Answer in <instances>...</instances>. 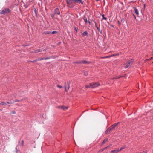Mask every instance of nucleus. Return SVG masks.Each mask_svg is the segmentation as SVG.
<instances>
[{
  "instance_id": "nucleus-1",
  "label": "nucleus",
  "mask_w": 153,
  "mask_h": 153,
  "mask_svg": "<svg viewBox=\"0 0 153 153\" xmlns=\"http://www.w3.org/2000/svg\"><path fill=\"white\" fill-rule=\"evenodd\" d=\"M134 61V60L133 59H131L130 60H128L125 64V68H130L132 65Z\"/></svg>"
},
{
  "instance_id": "nucleus-2",
  "label": "nucleus",
  "mask_w": 153,
  "mask_h": 153,
  "mask_svg": "<svg viewBox=\"0 0 153 153\" xmlns=\"http://www.w3.org/2000/svg\"><path fill=\"white\" fill-rule=\"evenodd\" d=\"M119 124L118 123H114V124L111 126L109 127L105 131L106 133H108V132H110V131L114 129L115 127H116Z\"/></svg>"
},
{
  "instance_id": "nucleus-3",
  "label": "nucleus",
  "mask_w": 153,
  "mask_h": 153,
  "mask_svg": "<svg viewBox=\"0 0 153 153\" xmlns=\"http://www.w3.org/2000/svg\"><path fill=\"white\" fill-rule=\"evenodd\" d=\"M89 84L91 87L92 88H95L100 85L98 82L91 83Z\"/></svg>"
},
{
  "instance_id": "nucleus-4",
  "label": "nucleus",
  "mask_w": 153,
  "mask_h": 153,
  "mask_svg": "<svg viewBox=\"0 0 153 153\" xmlns=\"http://www.w3.org/2000/svg\"><path fill=\"white\" fill-rule=\"evenodd\" d=\"M10 9L7 8H4L2 10H0V14H7L10 13Z\"/></svg>"
},
{
  "instance_id": "nucleus-5",
  "label": "nucleus",
  "mask_w": 153,
  "mask_h": 153,
  "mask_svg": "<svg viewBox=\"0 0 153 153\" xmlns=\"http://www.w3.org/2000/svg\"><path fill=\"white\" fill-rule=\"evenodd\" d=\"M74 0H67V3L68 7H72L74 6L71 5L72 4L74 3Z\"/></svg>"
},
{
  "instance_id": "nucleus-6",
  "label": "nucleus",
  "mask_w": 153,
  "mask_h": 153,
  "mask_svg": "<svg viewBox=\"0 0 153 153\" xmlns=\"http://www.w3.org/2000/svg\"><path fill=\"white\" fill-rule=\"evenodd\" d=\"M54 14V15H56V14L59 15L60 14V11H59V9L58 8H56L55 9Z\"/></svg>"
},
{
  "instance_id": "nucleus-7",
  "label": "nucleus",
  "mask_w": 153,
  "mask_h": 153,
  "mask_svg": "<svg viewBox=\"0 0 153 153\" xmlns=\"http://www.w3.org/2000/svg\"><path fill=\"white\" fill-rule=\"evenodd\" d=\"M76 63L77 64H78L81 63L85 64V63H88L89 62H88L85 60H83L82 61L77 62H76Z\"/></svg>"
},
{
  "instance_id": "nucleus-8",
  "label": "nucleus",
  "mask_w": 153,
  "mask_h": 153,
  "mask_svg": "<svg viewBox=\"0 0 153 153\" xmlns=\"http://www.w3.org/2000/svg\"><path fill=\"white\" fill-rule=\"evenodd\" d=\"M119 152V149L114 150L110 151V153H117Z\"/></svg>"
},
{
  "instance_id": "nucleus-9",
  "label": "nucleus",
  "mask_w": 153,
  "mask_h": 153,
  "mask_svg": "<svg viewBox=\"0 0 153 153\" xmlns=\"http://www.w3.org/2000/svg\"><path fill=\"white\" fill-rule=\"evenodd\" d=\"M43 50L41 49H39L35 50L33 52V53H38L39 52H40L42 51Z\"/></svg>"
},
{
  "instance_id": "nucleus-10",
  "label": "nucleus",
  "mask_w": 153,
  "mask_h": 153,
  "mask_svg": "<svg viewBox=\"0 0 153 153\" xmlns=\"http://www.w3.org/2000/svg\"><path fill=\"white\" fill-rule=\"evenodd\" d=\"M74 2H76L79 4H83V1L82 0H74Z\"/></svg>"
},
{
  "instance_id": "nucleus-11",
  "label": "nucleus",
  "mask_w": 153,
  "mask_h": 153,
  "mask_svg": "<svg viewBox=\"0 0 153 153\" xmlns=\"http://www.w3.org/2000/svg\"><path fill=\"white\" fill-rule=\"evenodd\" d=\"M7 103H9L8 102H2L0 103V105H7Z\"/></svg>"
},
{
  "instance_id": "nucleus-12",
  "label": "nucleus",
  "mask_w": 153,
  "mask_h": 153,
  "mask_svg": "<svg viewBox=\"0 0 153 153\" xmlns=\"http://www.w3.org/2000/svg\"><path fill=\"white\" fill-rule=\"evenodd\" d=\"M88 34V33L87 31H84L82 33V35L83 36H87Z\"/></svg>"
},
{
  "instance_id": "nucleus-13",
  "label": "nucleus",
  "mask_w": 153,
  "mask_h": 153,
  "mask_svg": "<svg viewBox=\"0 0 153 153\" xmlns=\"http://www.w3.org/2000/svg\"><path fill=\"white\" fill-rule=\"evenodd\" d=\"M62 109L64 110H66L68 108V106H62Z\"/></svg>"
},
{
  "instance_id": "nucleus-14",
  "label": "nucleus",
  "mask_w": 153,
  "mask_h": 153,
  "mask_svg": "<svg viewBox=\"0 0 153 153\" xmlns=\"http://www.w3.org/2000/svg\"><path fill=\"white\" fill-rule=\"evenodd\" d=\"M126 145L123 146L122 147L120 148V149H119V151L122 150V149L126 148Z\"/></svg>"
},
{
  "instance_id": "nucleus-15",
  "label": "nucleus",
  "mask_w": 153,
  "mask_h": 153,
  "mask_svg": "<svg viewBox=\"0 0 153 153\" xmlns=\"http://www.w3.org/2000/svg\"><path fill=\"white\" fill-rule=\"evenodd\" d=\"M134 12L135 13V14L137 15H139V13L138 12V11L135 8H134Z\"/></svg>"
},
{
  "instance_id": "nucleus-16",
  "label": "nucleus",
  "mask_w": 153,
  "mask_h": 153,
  "mask_svg": "<svg viewBox=\"0 0 153 153\" xmlns=\"http://www.w3.org/2000/svg\"><path fill=\"white\" fill-rule=\"evenodd\" d=\"M108 148V146H107L106 147H105V148H104L102 149H101V150H100L99 152H102L105 149H106L107 148Z\"/></svg>"
},
{
  "instance_id": "nucleus-17",
  "label": "nucleus",
  "mask_w": 153,
  "mask_h": 153,
  "mask_svg": "<svg viewBox=\"0 0 153 153\" xmlns=\"http://www.w3.org/2000/svg\"><path fill=\"white\" fill-rule=\"evenodd\" d=\"M153 59V55L152 56V57L151 58L149 59H146L145 60V62H146V61H149L151 59Z\"/></svg>"
},
{
  "instance_id": "nucleus-18",
  "label": "nucleus",
  "mask_w": 153,
  "mask_h": 153,
  "mask_svg": "<svg viewBox=\"0 0 153 153\" xmlns=\"http://www.w3.org/2000/svg\"><path fill=\"white\" fill-rule=\"evenodd\" d=\"M108 140V139H105L102 142V144H104Z\"/></svg>"
},
{
  "instance_id": "nucleus-19",
  "label": "nucleus",
  "mask_w": 153,
  "mask_h": 153,
  "mask_svg": "<svg viewBox=\"0 0 153 153\" xmlns=\"http://www.w3.org/2000/svg\"><path fill=\"white\" fill-rule=\"evenodd\" d=\"M85 87L86 88H89L91 87V86H90V85H85Z\"/></svg>"
},
{
  "instance_id": "nucleus-20",
  "label": "nucleus",
  "mask_w": 153,
  "mask_h": 153,
  "mask_svg": "<svg viewBox=\"0 0 153 153\" xmlns=\"http://www.w3.org/2000/svg\"><path fill=\"white\" fill-rule=\"evenodd\" d=\"M69 88V86H68V87H65V88L66 91H67Z\"/></svg>"
},
{
  "instance_id": "nucleus-21",
  "label": "nucleus",
  "mask_w": 153,
  "mask_h": 153,
  "mask_svg": "<svg viewBox=\"0 0 153 153\" xmlns=\"http://www.w3.org/2000/svg\"><path fill=\"white\" fill-rule=\"evenodd\" d=\"M95 26L97 28L98 30V31H100V29L97 26V24L96 23H95Z\"/></svg>"
},
{
  "instance_id": "nucleus-22",
  "label": "nucleus",
  "mask_w": 153,
  "mask_h": 153,
  "mask_svg": "<svg viewBox=\"0 0 153 153\" xmlns=\"http://www.w3.org/2000/svg\"><path fill=\"white\" fill-rule=\"evenodd\" d=\"M84 20L85 23H87L88 22L87 18L86 17H85Z\"/></svg>"
},
{
  "instance_id": "nucleus-23",
  "label": "nucleus",
  "mask_w": 153,
  "mask_h": 153,
  "mask_svg": "<svg viewBox=\"0 0 153 153\" xmlns=\"http://www.w3.org/2000/svg\"><path fill=\"white\" fill-rule=\"evenodd\" d=\"M122 77V76H117L115 77V78L116 79H119V78H120V77Z\"/></svg>"
},
{
  "instance_id": "nucleus-24",
  "label": "nucleus",
  "mask_w": 153,
  "mask_h": 153,
  "mask_svg": "<svg viewBox=\"0 0 153 153\" xmlns=\"http://www.w3.org/2000/svg\"><path fill=\"white\" fill-rule=\"evenodd\" d=\"M102 18H103V19H104V20H106L107 19V18H106V17H104V15H102Z\"/></svg>"
},
{
  "instance_id": "nucleus-25",
  "label": "nucleus",
  "mask_w": 153,
  "mask_h": 153,
  "mask_svg": "<svg viewBox=\"0 0 153 153\" xmlns=\"http://www.w3.org/2000/svg\"><path fill=\"white\" fill-rule=\"evenodd\" d=\"M45 33L46 34H50L51 33V32L50 31H46L45 32Z\"/></svg>"
},
{
  "instance_id": "nucleus-26",
  "label": "nucleus",
  "mask_w": 153,
  "mask_h": 153,
  "mask_svg": "<svg viewBox=\"0 0 153 153\" xmlns=\"http://www.w3.org/2000/svg\"><path fill=\"white\" fill-rule=\"evenodd\" d=\"M24 141L23 140H22V143L20 144V145L23 146H24Z\"/></svg>"
},
{
  "instance_id": "nucleus-27",
  "label": "nucleus",
  "mask_w": 153,
  "mask_h": 153,
  "mask_svg": "<svg viewBox=\"0 0 153 153\" xmlns=\"http://www.w3.org/2000/svg\"><path fill=\"white\" fill-rule=\"evenodd\" d=\"M57 33V31H53L51 32V33L52 34H54L56 33Z\"/></svg>"
},
{
  "instance_id": "nucleus-28",
  "label": "nucleus",
  "mask_w": 153,
  "mask_h": 153,
  "mask_svg": "<svg viewBox=\"0 0 153 153\" xmlns=\"http://www.w3.org/2000/svg\"><path fill=\"white\" fill-rule=\"evenodd\" d=\"M34 12L35 13L36 15V16L37 15V11L36 8H34Z\"/></svg>"
},
{
  "instance_id": "nucleus-29",
  "label": "nucleus",
  "mask_w": 153,
  "mask_h": 153,
  "mask_svg": "<svg viewBox=\"0 0 153 153\" xmlns=\"http://www.w3.org/2000/svg\"><path fill=\"white\" fill-rule=\"evenodd\" d=\"M84 74L85 75H87L88 74V72L87 71H85V72H84Z\"/></svg>"
},
{
  "instance_id": "nucleus-30",
  "label": "nucleus",
  "mask_w": 153,
  "mask_h": 153,
  "mask_svg": "<svg viewBox=\"0 0 153 153\" xmlns=\"http://www.w3.org/2000/svg\"><path fill=\"white\" fill-rule=\"evenodd\" d=\"M62 105H61V106H57L56 107V108H61L62 109Z\"/></svg>"
},
{
  "instance_id": "nucleus-31",
  "label": "nucleus",
  "mask_w": 153,
  "mask_h": 153,
  "mask_svg": "<svg viewBox=\"0 0 153 153\" xmlns=\"http://www.w3.org/2000/svg\"><path fill=\"white\" fill-rule=\"evenodd\" d=\"M57 87L59 88H62V86H60V85H57Z\"/></svg>"
},
{
  "instance_id": "nucleus-32",
  "label": "nucleus",
  "mask_w": 153,
  "mask_h": 153,
  "mask_svg": "<svg viewBox=\"0 0 153 153\" xmlns=\"http://www.w3.org/2000/svg\"><path fill=\"white\" fill-rule=\"evenodd\" d=\"M44 60V58H42L40 59H38V60Z\"/></svg>"
},
{
  "instance_id": "nucleus-33",
  "label": "nucleus",
  "mask_w": 153,
  "mask_h": 153,
  "mask_svg": "<svg viewBox=\"0 0 153 153\" xmlns=\"http://www.w3.org/2000/svg\"><path fill=\"white\" fill-rule=\"evenodd\" d=\"M20 101V100H16L15 101L13 102H19Z\"/></svg>"
},
{
  "instance_id": "nucleus-34",
  "label": "nucleus",
  "mask_w": 153,
  "mask_h": 153,
  "mask_svg": "<svg viewBox=\"0 0 153 153\" xmlns=\"http://www.w3.org/2000/svg\"><path fill=\"white\" fill-rule=\"evenodd\" d=\"M8 102L9 103H7V104H12L14 103L13 102Z\"/></svg>"
},
{
  "instance_id": "nucleus-35",
  "label": "nucleus",
  "mask_w": 153,
  "mask_h": 153,
  "mask_svg": "<svg viewBox=\"0 0 153 153\" xmlns=\"http://www.w3.org/2000/svg\"><path fill=\"white\" fill-rule=\"evenodd\" d=\"M49 59V58L47 57V58H44V60H47Z\"/></svg>"
},
{
  "instance_id": "nucleus-36",
  "label": "nucleus",
  "mask_w": 153,
  "mask_h": 153,
  "mask_svg": "<svg viewBox=\"0 0 153 153\" xmlns=\"http://www.w3.org/2000/svg\"><path fill=\"white\" fill-rule=\"evenodd\" d=\"M55 15H54V14L53 15H52L51 16V17L52 18H53L54 17V16H55Z\"/></svg>"
},
{
  "instance_id": "nucleus-37",
  "label": "nucleus",
  "mask_w": 153,
  "mask_h": 153,
  "mask_svg": "<svg viewBox=\"0 0 153 153\" xmlns=\"http://www.w3.org/2000/svg\"><path fill=\"white\" fill-rule=\"evenodd\" d=\"M75 30H76V32H77V28H75Z\"/></svg>"
},
{
  "instance_id": "nucleus-38",
  "label": "nucleus",
  "mask_w": 153,
  "mask_h": 153,
  "mask_svg": "<svg viewBox=\"0 0 153 153\" xmlns=\"http://www.w3.org/2000/svg\"><path fill=\"white\" fill-rule=\"evenodd\" d=\"M133 16L134 19H136V17L135 16V15L134 14H133Z\"/></svg>"
},
{
  "instance_id": "nucleus-39",
  "label": "nucleus",
  "mask_w": 153,
  "mask_h": 153,
  "mask_svg": "<svg viewBox=\"0 0 153 153\" xmlns=\"http://www.w3.org/2000/svg\"><path fill=\"white\" fill-rule=\"evenodd\" d=\"M111 79H116L115 78V77H114L111 78Z\"/></svg>"
},
{
  "instance_id": "nucleus-40",
  "label": "nucleus",
  "mask_w": 153,
  "mask_h": 153,
  "mask_svg": "<svg viewBox=\"0 0 153 153\" xmlns=\"http://www.w3.org/2000/svg\"><path fill=\"white\" fill-rule=\"evenodd\" d=\"M88 22L89 23V24H90L91 22L89 21Z\"/></svg>"
},
{
  "instance_id": "nucleus-41",
  "label": "nucleus",
  "mask_w": 153,
  "mask_h": 153,
  "mask_svg": "<svg viewBox=\"0 0 153 153\" xmlns=\"http://www.w3.org/2000/svg\"><path fill=\"white\" fill-rule=\"evenodd\" d=\"M100 33L101 34H102V31H100Z\"/></svg>"
},
{
  "instance_id": "nucleus-42",
  "label": "nucleus",
  "mask_w": 153,
  "mask_h": 153,
  "mask_svg": "<svg viewBox=\"0 0 153 153\" xmlns=\"http://www.w3.org/2000/svg\"><path fill=\"white\" fill-rule=\"evenodd\" d=\"M2 111V110L1 109H0V111Z\"/></svg>"
},
{
  "instance_id": "nucleus-43",
  "label": "nucleus",
  "mask_w": 153,
  "mask_h": 153,
  "mask_svg": "<svg viewBox=\"0 0 153 153\" xmlns=\"http://www.w3.org/2000/svg\"><path fill=\"white\" fill-rule=\"evenodd\" d=\"M115 55H112V56H114Z\"/></svg>"
},
{
  "instance_id": "nucleus-44",
  "label": "nucleus",
  "mask_w": 153,
  "mask_h": 153,
  "mask_svg": "<svg viewBox=\"0 0 153 153\" xmlns=\"http://www.w3.org/2000/svg\"><path fill=\"white\" fill-rule=\"evenodd\" d=\"M99 0H96V1H99Z\"/></svg>"
},
{
  "instance_id": "nucleus-45",
  "label": "nucleus",
  "mask_w": 153,
  "mask_h": 153,
  "mask_svg": "<svg viewBox=\"0 0 153 153\" xmlns=\"http://www.w3.org/2000/svg\"><path fill=\"white\" fill-rule=\"evenodd\" d=\"M108 146V147H109L110 146Z\"/></svg>"
},
{
  "instance_id": "nucleus-46",
  "label": "nucleus",
  "mask_w": 153,
  "mask_h": 153,
  "mask_svg": "<svg viewBox=\"0 0 153 153\" xmlns=\"http://www.w3.org/2000/svg\"><path fill=\"white\" fill-rule=\"evenodd\" d=\"M102 58H104V57H102Z\"/></svg>"
}]
</instances>
